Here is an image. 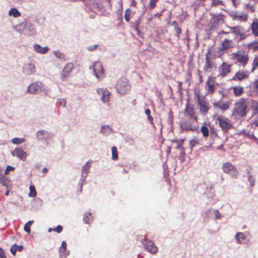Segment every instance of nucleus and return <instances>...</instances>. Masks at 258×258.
I'll use <instances>...</instances> for the list:
<instances>
[{"label": "nucleus", "instance_id": "obj_45", "mask_svg": "<svg viewBox=\"0 0 258 258\" xmlns=\"http://www.w3.org/2000/svg\"><path fill=\"white\" fill-rule=\"evenodd\" d=\"M248 47H251L253 51L258 50V43L257 41H254L248 46Z\"/></svg>", "mask_w": 258, "mask_h": 258}, {"label": "nucleus", "instance_id": "obj_13", "mask_svg": "<svg viewBox=\"0 0 258 258\" xmlns=\"http://www.w3.org/2000/svg\"><path fill=\"white\" fill-rule=\"evenodd\" d=\"M211 53V49H209L206 54V61L203 67V70L206 72H211L213 68V63L212 61L211 58L210 57V54Z\"/></svg>", "mask_w": 258, "mask_h": 258}, {"label": "nucleus", "instance_id": "obj_61", "mask_svg": "<svg viewBox=\"0 0 258 258\" xmlns=\"http://www.w3.org/2000/svg\"><path fill=\"white\" fill-rule=\"evenodd\" d=\"M48 172V169L46 167H44L43 169H42V172L44 173H46Z\"/></svg>", "mask_w": 258, "mask_h": 258}, {"label": "nucleus", "instance_id": "obj_15", "mask_svg": "<svg viewBox=\"0 0 258 258\" xmlns=\"http://www.w3.org/2000/svg\"><path fill=\"white\" fill-rule=\"evenodd\" d=\"M230 30L231 33L239 36L240 40H243L246 38L247 36L244 32V29L241 26L231 27H230Z\"/></svg>", "mask_w": 258, "mask_h": 258}, {"label": "nucleus", "instance_id": "obj_58", "mask_svg": "<svg viewBox=\"0 0 258 258\" xmlns=\"http://www.w3.org/2000/svg\"><path fill=\"white\" fill-rule=\"evenodd\" d=\"M131 7H137V3L135 1V0H133L131 4Z\"/></svg>", "mask_w": 258, "mask_h": 258}, {"label": "nucleus", "instance_id": "obj_8", "mask_svg": "<svg viewBox=\"0 0 258 258\" xmlns=\"http://www.w3.org/2000/svg\"><path fill=\"white\" fill-rule=\"evenodd\" d=\"M222 169L225 173L234 177H237L238 174V171L236 168L229 162L224 163L222 165Z\"/></svg>", "mask_w": 258, "mask_h": 258}, {"label": "nucleus", "instance_id": "obj_29", "mask_svg": "<svg viewBox=\"0 0 258 258\" xmlns=\"http://www.w3.org/2000/svg\"><path fill=\"white\" fill-rule=\"evenodd\" d=\"M135 12H133L132 10L128 8L124 12V19L127 22H128L131 19V16L133 15Z\"/></svg>", "mask_w": 258, "mask_h": 258}, {"label": "nucleus", "instance_id": "obj_62", "mask_svg": "<svg viewBox=\"0 0 258 258\" xmlns=\"http://www.w3.org/2000/svg\"><path fill=\"white\" fill-rule=\"evenodd\" d=\"M4 254H5L4 250L1 248H0V256H1Z\"/></svg>", "mask_w": 258, "mask_h": 258}, {"label": "nucleus", "instance_id": "obj_56", "mask_svg": "<svg viewBox=\"0 0 258 258\" xmlns=\"http://www.w3.org/2000/svg\"><path fill=\"white\" fill-rule=\"evenodd\" d=\"M105 128H107L109 130H110V128L108 125H107V126L103 125V126H102V127L101 128L100 132L104 133V130H105Z\"/></svg>", "mask_w": 258, "mask_h": 258}, {"label": "nucleus", "instance_id": "obj_60", "mask_svg": "<svg viewBox=\"0 0 258 258\" xmlns=\"http://www.w3.org/2000/svg\"><path fill=\"white\" fill-rule=\"evenodd\" d=\"M253 124L255 126L258 127V118L254 121Z\"/></svg>", "mask_w": 258, "mask_h": 258}, {"label": "nucleus", "instance_id": "obj_41", "mask_svg": "<svg viewBox=\"0 0 258 258\" xmlns=\"http://www.w3.org/2000/svg\"><path fill=\"white\" fill-rule=\"evenodd\" d=\"M36 72V68L34 64L30 63L28 64V70L27 74L30 75Z\"/></svg>", "mask_w": 258, "mask_h": 258}, {"label": "nucleus", "instance_id": "obj_34", "mask_svg": "<svg viewBox=\"0 0 258 258\" xmlns=\"http://www.w3.org/2000/svg\"><path fill=\"white\" fill-rule=\"evenodd\" d=\"M252 66L251 72L253 73L258 68V55H254Z\"/></svg>", "mask_w": 258, "mask_h": 258}, {"label": "nucleus", "instance_id": "obj_19", "mask_svg": "<svg viewBox=\"0 0 258 258\" xmlns=\"http://www.w3.org/2000/svg\"><path fill=\"white\" fill-rule=\"evenodd\" d=\"M206 86L207 87V94H212L214 93L216 89L214 80L212 77H209L206 82Z\"/></svg>", "mask_w": 258, "mask_h": 258}, {"label": "nucleus", "instance_id": "obj_1", "mask_svg": "<svg viewBox=\"0 0 258 258\" xmlns=\"http://www.w3.org/2000/svg\"><path fill=\"white\" fill-rule=\"evenodd\" d=\"M248 111L247 100L244 98H241L235 101L232 112V116L234 119H240L245 116Z\"/></svg>", "mask_w": 258, "mask_h": 258}, {"label": "nucleus", "instance_id": "obj_14", "mask_svg": "<svg viewBox=\"0 0 258 258\" xmlns=\"http://www.w3.org/2000/svg\"><path fill=\"white\" fill-rule=\"evenodd\" d=\"M42 83L36 82L31 83L27 88V92L31 94H36L42 91Z\"/></svg>", "mask_w": 258, "mask_h": 258}, {"label": "nucleus", "instance_id": "obj_17", "mask_svg": "<svg viewBox=\"0 0 258 258\" xmlns=\"http://www.w3.org/2000/svg\"><path fill=\"white\" fill-rule=\"evenodd\" d=\"M97 94L101 95V100L104 103H108L109 101L111 93L106 89L98 88L97 90Z\"/></svg>", "mask_w": 258, "mask_h": 258}, {"label": "nucleus", "instance_id": "obj_20", "mask_svg": "<svg viewBox=\"0 0 258 258\" xmlns=\"http://www.w3.org/2000/svg\"><path fill=\"white\" fill-rule=\"evenodd\" d=\"M250 29L251 33L254 37H258V19L255 18L250 24Z\"/></svg>", "mask_w": 258, "mask_h": 258}, {"label": "nucleus", "instance_id": "obj_12", "mask_svg": "<svg viewBox=\"0 0 258 258\" xmlns=\"http://www.w3.org/2000/svg\"><path fill=\"white\" fill-rule=\"evenodd\" d=\"M92 68L96 77L98 79L104 77V69L102 63L100 61H96L93 63Z\"/></svg>", "mask_w": 258, "mask_h": 258}, {"label": "nucleus", "instance_id": "obj_38", "mask_svg": "<svg viewBox=\"0 0 258 258\" xmlns=\"http://www.w3.org/2000/svg\"><path fill=\"white\" fill-rule=\"evenodd\" d=\"M30 192L29 194V196L30 197L34 198L37 195V192L35 189V186L33 185H31L29 187Z\"/></svg>", "mask_w": 258, "mask_h": 258}, {"label": "nucleus", "instance_id": "obj_57", "mask_svg": "<svg viewBox=\"0 0 258 258\" xmlns=\"http://www.w3.org/2000/svg\"><path fill=\"white\" fill-rule=\"evenodd\" d=\"M177 84H178V88L179 90H182V83L180 81H178L177 82Z\"/></svg>", "mask_w": 258, "mask_h": 258}, {"label": "nucleus", "instance_id": "obj_44", "mask_svg": "<svg viewBox=\"0 0 258 258\" xmlns=\"http://www.w3.org/2000/svg\"><path fill=\"white\" fill-rule=\"evenodd\" d=\"M146 114L147 115L148 119L151 124H153V118L151 115V111L149 109H146L145 111Z\"/></svg>", "mask_w": 258, "mask_h": 258}, {"label": "nucleus", "instance_id": "obj_40", "mask_svg": "<svg viewBox=\"0 0 258 258\" xmlns=\"http://www.w3.org/2000/svg\"><path fill=\"white\" fill-rule=\"evenodd\" d=\"M24 138H14L12 139L11 142L14 144H20L25 142Z\"/></svg>", "mask_w": 258, "mask_h": 258}, {"label": "nucleus", "instance_id": "obj_16", "mask_svg": "<svg viewBox=\"0 0 258 258\" xmlns=\"http://www.w3.org/2000/svg\"><path fill=\"white\" fill-rule=\"evenodd\" d=\"M249 73L247 71H239L231 79V81L241 82L244 79H248Z\"/></svg>", "mask_w": 258, "mask_h": 258}, {"label": "nucleus", "instance_id": "obj_43", "mask_svg": "<svg viewBox=\"0 0 258 258\" xmlns=\"http://www.w3.org/2000/svg\"><path fill=\"white\" fill-rule=\"evenodd\" d=\"M233 20H242L244 21H245L247 20L246 17H245L244 15H237V14H234L232 16Z\"/></svg>", "mask_w": 258, "mask_h": 258}, {"label": "nucleus", "instance_id": "obj_25", "mask_svg": "<svg viewBox=\"0 0 258 258\" xmlns=\"http://www.w3.org/2000/svg\"><path fill=\"white\" fill-rule=\"evenodd\" d=\"M34 49L36 52L41 54L46 53L49 50L48 47H42L39 44H35L34 45Z\"/></svg>", "mask_w": 258, "mask_h": 258}, {"label": "nucleus", "instance_id": "obj_47", "mask_svg": "<svg viewBox=\"0 0 258 258\" xmlns=\"http://www.w3.org/2000/svg\"><path fill=\"white\" fill-rule=\"evenodd\" d=\"M253 88L255 92L258 93V79H256L253 81Z\"/></svg>", "mask_w": 258, "mask_h": 258}, {"label": "nucleus", "instance_id": "obj_31", "mask_svg": "<svg viewBox=\"0 0 258 258\" xmlns=\"http://www.w3.org/2000/svg\"><path fill=\"white\" fill-rule=\"evenodd\" d=\"M0 183L4 186H8L10 185V180L7 177L2 175L0 176Z\"/></svg>", "mask_w": 258, "mask_h": 258}, {"label": "nucleus", "instance_id": "obj_18", "mask_svg": "<svg viewBox=\"0 0 258 258\" xmlns=\"http://www.w3.org/2000/svg\"><path fill=\"white\" fill-rule=\"evenodd\" d=\"M231 65L226 62H223L219 67V75L222 77L228 75L231 72Z\"/></svg>", "mask_w": 258, "mask_h": 258}, {"label": "nucleus", "instance_id": "obj_49", "mask_svg": "<svg viewBox=\"0 0 258 258\" xmlns=\"http://www.w3.org/2000/svg\"><path fill=\"white\" fill-rule=\"evenodd\" d=\"M15 170V167L11 166H8L6 168V169L5 171V174L8 175L10 171H14Z\"/></svg>", "mask_w": 258, "mask_h": 258}, {"label": "nucleus", "instance_id": "obj_5", "mask_svg": "<svg viewBox=\"0 0 258 258\" xmlns=\"http://www.w3.org/2000/svg\"><path fill=\"white\" fill-rule=\"evenodd\" d=\"M234 46V43L232 40L224 39L221 42L220 46L218 48V57H221L226 52V50L232 48Z\"/></svg>", "mask_w": 258, "mask_h": 258}, {"label": "nucleus", "instance_id": "obj_64", "mask_svg": "<svg viewBox=\"0 0 258 258\" xmlns=\"http://www.w3.org/2000/svg\"><path fill=\"white\" fill-rule=\"evenodd\" d=\"M1 258H7L5 254H4L1 256H0Z\"/></svg>", "mask_w": 258, "mask_h": 258}, {"label": "nucleus", "instance_id": "obj_28", "mask_svg": "<svg viewBox=\"0 0 258 258\" xmlns=\"http://www.w3.org/2000/svg\"><path fill=\"white\" fill-rule=\"evenodd\" d=\"M9 15L17 18L21 16V13L16 8H12L9 11Z\"/></svg>", "mask_w": 258, "mask_h": 258}, {"label": "nucleus", "instance_id": "obj_46", "mask_svg": "<svg viewBox=\"0 0 258 258\" xmlns=\"http://www.w3.org/2000/svg\"><path fill=\"white\" fill-rule=\"evenodd\" d=\"M158 0H150L149 6L151 9H153L156 6V3Z\"/></svg>", "mask_w": 258, "mask_h": 258}, {"label": "nucleus", "instance_id": "obj_9", "mask_svg": "<svg viewBox=\"0 0 258 258\" xmlns=\"http://www.w3.org/2000/svg\"><path fill=\"white\" fill-rule=\"evenodd\" d=\"M237 62L243 68L245 67L249 61V56L245 52L237 51L234 54Z\"/></svg>", "mask_w": 258, "mask_h": 258}, {"label": "nucleus", "instance_id": "obj_37", "mask_svg": "<svg viewBox=\"0 0 258 258\" xmlns=\"http://www.w3.org/2000/svg\"><path fill=\"white\" fill-rule=\"evenodd\" d=\"M201 132L204 137H208L209 135L208 128L205 125H203L201 128Z\"/></svg>", "mask_w": 258, "mask_h": 258}, {"label": "nucleus", "instance_id": "obj_59", "mask_svg": "<svg viewBox=\"0 0 258 258\" xmlns=\"http://www.w3.org/2000/svg\"><path fill=\"white\" fill-rule=\"evenodd\" d=\"M230 33H231L230 31L229 32H226L224 30H222L220 32V34H228Z\"/></svg>", "mask_w": 258, "mask_h": 258}, {"label": "nucleus", "instance_id": "obj_35", "mask_svg": "<svg viewBox=\"0 0 258 258\" xmlns=\"http://www.w3.org/2000/svg\"><path fill=\"white\" fill-rule=\"evenodd\" d=\"M111 159L114 161L117 160L118 158V151L117 148L115 146H113L111 148Z\"/></svg>", "mask_w": 258, "mask_h": 258}, {"label": "nucleus", "instance_id": "obj_42", "mask_svg": "<svg viewBox=\"0 0 258 258\" xmlns=\"http://www.w3.org/2000/svg\"><path fill=\"white\" fill-rule=\"evenodd\" d=\"M47 134H48V132H47L46 131H44V130H41V131H39L38 132H37V136L39 140H42V139H44V137H43V136L45 135H47Z\"/></svg>", "mask_w": 258, "mask_h": 258}, {"label": "nucleus", "instance_id": "obj_54", "mask_svg": "<svg viewBox=\"0 0 258 258\" xmlns=\"http://www.w3.org/2000/svg\"><path fill=\"white\" fill-rule=\"evenodd\" d=\"M220 4V2L219 0H212V5L214 6H216L219 5Z\"/></svg>", "mask_w": 258, "mask_h": 258}, {"label": "nucleus", "instance_id": "obj_4", "mask_svg": "<svg viewBox=\"0 0 258 258\" xmlns=\"http://www.w3.org/2000/svg\"><path fill=\"white\" fill-rule=\"evenodd\" d=\"M115 88L118 93L124 94L130 91L131 85L128 80L124 77H122L118 79L116 84Z\"/></svg>", "mask_w": 258, "mask_h": 258}, {"label": "nucleus", "instance_id": "obj_32", "mask_svg": "<svg viewBox=\"0 0 258 258\" xmlns=\"http://www.w3.org/2000/svg\"><path fill=\"white\" fill-rule=\"evenodd\" d=\"M90 166L91 165L89 162H86L85 165L83 166L82 169V175H84V177H86V176L87 175Z\"/></svg>", "mask_w": 258, "mask_h": 258}, {"label": "nucleus", "instance_id": "obj_10", "mask_svg": "<svg viewBox=\"0 0 258 258\" xmlns=\"http://www.w3.org/2000/svg\"><path fill=\"white\" fill-rule=\"evenodd\" d=\"M74 68V66L72 62H69L64 66L60 77L61 81H64L68 80Z\"/></svg>", "mask_w": 258, "mask_h": 258}, {"label": "nucleus", "instance_id": "obj_50", "mask_svg": "<svg viewBox=\"0 0 258 258\" xmlns=\"http://www.w3.org/2000/svg\"><path fill=\"white\" fill-rule=\"evenodd\" d=\"M248 180L250 183V186L251 187H253L254 185V183H255V179L253 177V175L252 176H251V177H249L248 178Z\"/></svg>", "mask_w": 258, "mask_h": 258}, {"label": "nucleus", "instance_id": "obj_27", "mask_svg": "<svg viewBox=\"0 0 258 258\" xmlns=\"http://www.w3.org/2000/svg\"><path fill=\"white\" fill-rule=\"evenodd\" d=\"M23 249V247L22 245H17V244H14L10 249L11 253L15 255L17 251H21Z\"/></svg>", "mask_w": 258, "mask_h": 258}, {"label": "nucleus", "instance_id": "obj_53", "mask_svg": "<svg viewBox=\"0 0 258 258\" xmlns=\"http://www.w3.org/2000/svg\"><path fill=\"white\" fill-rule=\"evenodd\" d=\"M250 170H251V167H248V169H247V176L248 177V178L249 177H251V176H252L253 175L252 174V173L250 172Z\"/></svg>", "mask_w": 258, "mask_h": 258}, {"label": "nucleus", "instance_id": "obj_2", "mask_svg": "<svg viewBox=\"0 0 258 258\" xmlns=\"http://www.w3.org/2000/svg\"><path fill=\"white\" fill-rule=\"evenodd\" d=\"M198 122V119L183 116L180 122V126L183 130L196 132L199 128Z\"/></svg>", "mask_w": 258, "mask_h": 258}, {"label": "nucleus", "instance_id": "obj_51", "mask_svg": "<svg viewBox=\"0 0 258 258\" xmlns=\"http://www.w3.org/2000/svg\"><path fill=\"white\" fill-rule=\"evenodd\" d=\"M63 228L61 225H58L55 228L53 229L54 231H55L58 233L61 232Z\"/></svg>", "mask_w": 258, "mask_h": 258}, {"label": "nucleus", "instance_id": "obj_22", "mask_svg": "<svg viewBox=\"0 0 258 258\" xmlns=\"http://www.w3.org/2000/svg\"><path fill=\"white\" fill-rule=\"evenodd\" d=\"M214 107H217L224 111L228 110L229 108V102H224L221 100L213 104Z\"/></svg>", "mask_w": 258, "mask_h": 258}, {"label": "nucleus", "instance_id": "obj_63", "mask_svg": "<svg viewBox=\"0 0 258 258\" xmlns=\"http://www.w3.org/2000/svg\"><path fill=\"white\" fill-rule=\"evenodd\" d=\"M60 103L62 105L63 107L66 106V101L64 100H62L60 101Z\"/></svg>", "mask_w": 258, "mask_h": 258}, {"label": "nucleus", "instance_id": "obj_6", "mask_svg": "<svg viewBox=\"0 0 258 258\" xmlns=\"http://www.w3.org/2000/svg\"><path fill=\"white\" fill-rule=\"evenodd\" d=\"M217 121L219 126L224 133H227L232 127L231 121L228 118L219 115L217 117Z\"/></svg>", "mask_w": 258, "mask_h": 258}, {"label": "nucleus", "instance_id": "obj_11", "mask_svg": "<svg viewBox=\"0 0 258 258\" xmlns=\"http://www.w3.org/2000/svg\"><path fill=\"white\" fill-rule=\"evenodd\" d=\"M141 242L146 249H147V250L150 253L154 254L158 251V247L151 240L144 239L141 241Z\"/></svg>", "mask_w": 258, "mask_h": 258}, {"label": "nucleus", "instance_id": "obj_24", "mask_svg": "<svg viewBox=\"0 0 258 258\" xmlns=\"http://www.w3.org/2000/svg\"><path fill=\"white\" fill-rule=\"evenodd\" d=\"M223 15H218L215 16L213 17L211 21H212V27L214 28H216L218 26L219 22L220 21L223 22Z\"/></svg>", "mask_w": 258, "mask_h": 258}, {"label": "nucleus", "instance_id": "obj_55", "mask_svg": "<svg viewBox=\"0 0 258 258\" xmlns=\"http://www.w3.org/2000/svg\"><path fill=\"white\" fill-rule=\"evenodd\" d=\"M60 248H63V250H65L67 248V243L66 241H63L61 243V246Z\"/></svg>", "mask_w": 258, "mask_h": 258}, {"label": "nucleus", "instance_id": "obj_21", "mask_svg": "<svg viewBox=\"0 0 258 258\" xmlns=\"http://www.w3.org/2000/svg\"><path fill=\"white\" fill-rule=\"evenodd\" d=\"M13 155L17 156L24 161L25 160L27 157L26 153L20 148L15 149L13 152Z\"/></svg>", "mask_w": 258, "mask_h": 258}, {"label": "nucleus", "instance_id": "obj_48", "mask_svg": "<svg viewBox=\"0 0 258 258\" xmlns=\"http://www.w3.org/2000/svg\"><path fill=\"white\" fill-rule=\"evenodd\" d=\"M199 143V141L197 139H193L190 141V148H192L193 147L196 146Z\"/></svg>", "mask_w": 258, "mask_h": 258}, {"label": "nucleus", "instance_id": "obj_3", "mask_svg": "<svg viewBox=\"0 0 258 258\" xmlns=\"http://www.w3.org/2000/svg\"><path fill=\"white\" fill-rule=\"evenodd\" d=\"M195 96L196 97L197 103L200 106V112L204 116L207 115L210 108L205 97L201 96L200 91L195 92Z\"/></svg>", "mask_w": 258, "mask_h": 258}, {"label": "nucleus", "instance_id": "obj_39", "mask_svg": "<svg viewBox=\"0 0 258 258\" xmlns=\"http://www.w3.org/2000/svg\"><path fill=\"white\" fill-rule=\"evenodd\" d=\"M33 222L34 221L32 220L29 221L24 226V230L29 234L31 232L30 227L33 224Z\"/></svg>", "mask_w": 258, "mask_h": 258}, {"label": "nucleus", "instance_id": "obj_52", "mask_svg": "<svg viewBox=\"0 0 258 258\" xmlns=\"http://www.w3.org/2000/svg\"><path fill=\"white\" fill-rule=\"evenodd\" d=\"M97 47H98V45L95 44L92 46H89L88 47L87 49L89 51H94V50H96L97 49Z\"/></svg>", "mask_w": 258, "mask_h": 258}, {"label": "nucleus", "instance_id": "obj_36", "mask_svg": "<svg viewBox=\"0 0 258 258\" xmlns=\"http://www.w3.org/2000/svg\"><path fill=\"white\" fill-rule=\"evenodd\" d=\"M235 237L237 242L239 243H242V241L244 240L245 239V236L241 232L237 233Z\"/></svg>", "mask_w": 258, "mask_h": 258}, {"label": "nucleus", "instance_id": "obj_23", "mask_svg": "<svg viewBox=\"0 0 258 258\" xmlns=\"http://www.w3.org/2000/svg\"><path fill=\"white\" fill-rule=\"evenodd\" d=\"M231 89L233 90V94L236 96H240L244 92V88L240 85L232 87Z\"/></svg>", "mask_w": 258, "mask_h": 258}, {"label": "nucleus", "instance_id": "obj_26", "mask_svg": "<svg viewBox=\"0 0 258 258\" xmlns=\"http://www.w3.org/2000/svg\"><path fill=\"white\" fill-rule=\"evenodd\" d=\"M176 148L177 149H178L180 152V155L178 157L179 159L181 160H183V158L185 156V149L184 148L181 146L180 144H178L176 147Z\"/></svg>", "mask_w": 258, "mask_h": 258}, {"label": "nucleus", "instance_id": "obj_33", "mask_svg": "<svg viewBox=\"0 0 258 258\" xmlns=\"http://www.w3.org/2000/svg\"><path fill=\"white\" fill-rule=\"evenodd\" d=\"M92 217L90 212L85 213L83 218V221L85 223L89 224L91 222Z\"/></svg>", "mask_w": 258, "mask_h": 258}, {"label": "nucleus", "instance_id": "obj_7", "mask_svg": "<svg viewBox=\"0 0 258 258\" xmlns=\"http://www.w3.org/2000/svg\"><path fill=\"white\" fill-rule=\"evenodd\" d=\"M183 116L198 119V116L197 114L194 106L188 101L185 104V109L183 110Z\"/></svg>", "mask_w": 258, "mask_h": 258}, {"label": "nucleus", "instance_id": "obj_30", "mask_svg": "<svg viewBox=\"0 0 258 258\" xmlns=\"http://www.w3.org/2000/svg\"><path fill=\"white\" fill-rule=\"evenodd\" d=\"M172 23L174 26V29L177 33V36L179 38V35L181 34L182 32L181 29L179 27L178 23L176 21H173Z\"/></svg>", "mask_w": 258, "mask_h": 258}]
</instances>
